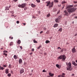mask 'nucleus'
I'll use <instances>...</instances> for the list:
<instances>
[{
    "instance_id": "f257e3e1",
    "label": "nucleus",
    "mask_w": 77,
    "mask_h": 77,
    "mask_svg": "<svg viewBox=\"0 0 77 77\" xmlns=\"http://www.w3.org/2000/svg\"><path fill=\"white\" fill-rule=\"evenodd\" d=\"M74 6V5H69L66 7V9H67V11L69 13H72L75 11L77 9L76 8H72Z\"/></svg>"
},
{
    "instance_id": "f03ea898",
    "label": "nucleus",
    "mask_w": 77,
    "mask_h": 77,
    "mask_svg": "<svg viewBox=\"0 0 77 77\" xmlns=\"http://www.w3.org/2000/svg\"><path fill=\"white\" fill-rule=\"evenodd\" d=\"M58 60L59 59L60 60L62 59L63 61H65V60L66 59V56L64 55H61L58 57Z\"/></svg>"
},
{
    "instance_id": "7ed1b4c3",
    "label": "nucleus",
    "mask_w": 77,
    "mask_h": 77,
    "mask_svg": "<svg viewBox=\"0 0 77 77\" xmlns=\"http://www.w3.org/2000/svg\"><path fill=\"white\" fill-rule=\"evenodd\" d=\"M67 67V70H71V63H69L68 64H66Z\"/></svg>"
},
{
    "instance_id": "20e7f679",
    "label": "nucleus",
    "mask_w": 77,
    "mask_h": 77,
    "mask_svg": "<svg viewBox=\"0 0 77 77\" xmlns=\"http://www.w3.org/2000/svg\"><path fill=\"white\" fill-rule=\"evenodd\" d=\"M26 6V4L25 3L22 4V5H18L19 8H24L25 6Z\"/></svg>"
},
{
    "instance_id": "39448f33",
    "label": "nucleus",
    "mask_w": 77,
    "mask_h": 77,
    "mask_svg": "<svg viewBox=\"0 0 77 77\" xmlns=\"http://www.w3.org/2000/svg\"><path fill=\"white\" fill-rule=\"evenodd\" d=\"M68 12L66 11V10H65L64 11V15H66V16H68Z\"/></svg>"
},
{
    "instance_id": "423d86ee",
    "label": "nucleus",
    "mask_w": 77,
    "mask_h": 77,
    "mask_svg": "<svg viewBox=\"0 0 77 77\" xmlns=\"http://www.w3.org/2000/svg\"><path fill=\"white\" fill-rule=\"evenodd\" d=\"M65 73H62V75H59L58 77H65Z\"/></svg>"
},
{
    "instance_id": "0eeeda50",
    "label": "nucleus",
    "mask_w": 77,
    "mask_h": 77,
    "mask_svg": "<svg viewBox=\"0 0 77 77\" xmlns=\"http://www.w3.org/2000/svg\"><path fill=\"white\" fill-rule=\"evenodd\" d=\"M24 70L23 68H21L20 69V74H22L24 72Z\"/></svg>"
},
{
    "instance_id": "6e6552de",
    "label": "nucleus",
    "mask_w": 77,
    "mask_h": 77,
    "mask_svg": "<svg viewBox=\"0 0 77 77\" xmlns=\"http://www.w3.org/2000/svg\"><path fill=\"white\" fill-rule=\"evenodd\" d=\"M53 2H52L50 3V4L49 5V8H52V7H53Z\"/></svg>"
},
{
    "instance_id": "1a4fd4ad",
    "label": "nucleus",
    "mask_w": 77,
    "mask_h": 77,
    "mask_svg": "<svg viewBox=\"0 0 77 77\" xmlns=\"http://www.w3.org/2000/svg\"><path fill=\"white\" fill-rule=\"evenodd\" d=\"M5 72L6 74H8L9 73V69H6L5 70Z\"/></svg>"
},
{
    "instance_id": "9d476101",
    "label": "nucleus",
    "mask_w": 77,
    "mask_h": 77,
    "mask_svg": "<svg viewBox=\"0 0 77 77\" xmlns=\"http://www.w3.org/2000/svg\"><path fill=\"white\" fill-rule=\"evenodd\" d=\"M46 3H47L46 6L48 7V6L50 5V1H47L46 2Z\"/></svg>"
},
{
    "instance_id": "9b49d317",
    "label": "nucleus",
    "mask_w": 77,
    "mask_h": 77,
    "mask_svg": "<svg viewBox=\"0 0 77 77\" xmlns=\"http://www.w3.org/2000/svg\"><path fill=\"white\" fill-rule=\"evenodd\" d=\"M72 64L75 65V66H77V64L75 63V61H73L72 62Z\"/></svg>"
},
{
    "instance_id": "f8f14e48",
    "label": "nucleus",
    "mask_w": 77,
    "mask_h": 77,
    "mask_svg": "<svg viewBox=\"0 0 77 77\" xmlns=\"http://www.w3.org/2000/svg\"><path fill=\"white\" fill-rule=\"evenodd\" d=\"M72 53H75V48H74L72 49Z\"/></svg>"
},
{
    "instance_id": "ddd939ff",
    "label": "nucleus",
    "mask_w": 77,
    "mask_h": 77,
    "mask_svg": "<svg viewBox=\"0 0 77 77\" xmlns=\"http://www.w3.org/2000/svg\"><path fill=\"white\" fill-rule=\"evenodd\" d=\"M19 63H22L23 62V61L22 60V59H20L19 61Z\"/></svg>"
},
{
    "instance_id": "4468645a",
    "label": "nucleus",
    "mask_w": 77,
    "mask_h": 77,
    "mask_svg": "<svg viewBox=\"0 0 77 77\" xmlns=\"http://www.w3.org/2000/svg\"><path fill=\"white\" fill-rule=\"evenodd\" d=\"M60 20H59V19L58 18H57L55 20V22H56V23H59V22Z\"/></svg>"
},
{
    "instance_id": "2eb2a0df",
    "label": "nucleus",
    "mask_w": 77,
    "mask_h": 77,
    "mask_svg": "<svg viewBox=\"0 0 77 77\" xmlns=\"http://www.w3.org/2000/svg\"><path fill=\"white\" fill-rule=\"evenodd\" d=\"M31 6L32 8H35L36 5H35L33 4H32L31 5Z\"/></svg>"
},
{
    "instance_id": "dca6fc26",
    "label": "nucleus",
    "mask_w": 77,
    "mask_h": 77,
    "mask_svg": "<svg viewBox=\"0 0 77 77\" xmlns=\"http://www.w3.org/2000/svg\"><path fill=\"white\" fill-rule=\"evenodd\" d=\"M59 26V25L57 23H56L54 24V27H57Z\"/></svg>"
},
{
    "instance_id": "f3484780",
    "label": "nucleus",
    "mask_w": 77,
    "mask_h": 77,
    "mask_svg": "<svg viewBox=\"0 0 77 77\" xmlns=\"http://www.w3.org/2000/svg\"><path fill=\"white\" fill-rule=\"evenodd\" d=\"M17 43L18 44H20L21 43V40H20V39L18 40Z\"/></svg>"
},
{
    "instance_id": "a211bd4d",
    "label": "nucleus",
    "mask_w": 77,
    "mask_h": 77,
    "mask_svg": "<svg viewBox=\"0 0 77 77\" xmlns=\"http://www.w3.org/2000/svg\"><path fill=\"white\" fill-rule=\"evenodd\" d=\"M56 66H57V68H59V69H60V66H59V64H56Z\"/></svg>"
},
{
    "instance_id": "6ab92c4d",
    "label": "nucleus",
    "mask_w": 77,
    "mask_h": 77,
    "mask_svg": "<svg viewBox=\"0 0 77 77\" xmlns=\"http://www.w3.org/2000/svg\"><path fill=\"white\" fill-rule=\"evenodd\" d=\"M5 8H6L5 9L6 11H7V10H9V8L8 7V6H6L5 7Z\"/></svg>"
},
{
    "instance_id": "aec40b11",
    "label": "nucleus",
    "mask_w": 77,
    "mask_h": 77,
    "mask_svg": "<svg viewBox=\"0 0 77 77\" xmlns=\"http://www.w3.org/2000/svg\"><path fill=\"white\" fill-rule=\"evenodd\" d=\"M14 59H18V57H17V56L16 55H14Z\"/></svg>"
},
{
    "instance_id": "412c9836",
    "label": "nucleus",
    "mask_w": 77,
    "mask_h": 77,
    "mask_svg": "<svg viewBox=\"0 0 77 77\" xmlns=\"http://www.w3.org/2000/svg\"><path fill=\"white\" fill-rule=\"evenodd\" d=\"M49 74L50 76H51V77H52V76H53L54 75V74H52L50 73H49Z\"/></svg>"
},
{
    "instance_id": "4be33fe9",
    "label": "nucleus",
    "mask_w": 77,
    "mask_h": 77,
    "mask_svg": "<svg viewBox=\"0 0 77 77\" xmlns=\"http://www.w3.org/2000/svg\"><path fill=\"white\" fill-rule=\"evenodd\" d=\"M50 13H49L47 15L46 17H47V18H49L50 17Z\"/></svg>"
},
{
    "instance_id": "5701e85b",
    "label": "nucleus",
    "mask_w": 77,
    "mask_h": 77,
    "mask_svg": "<svg viewBox=\"0 0 77 77\" xmlns=\"http://www.w3.org/2000/svg\"><path fill=\"white\" fill-rule=\"evenodd\" d=\"M58 31H59V32H61L62 31V28H60L59 29Z\"/></svg>"
},
{
    "instance_id": "b1692460",
    "label": "nucleus",
    "mask_w": 77,
    "mask_h": 77,
    "mask_svg": "<svg viewBox=\"0 0 77 77\" xmlns=\"http://www.w3.org/2000/svg\"><path fill=\"white\" fill-rule=\"evenodd\" d=\"M13 44H14V43L12 42H11L10 43V45L11 46V45H13Z\"/></svg>"
},
{
    "instance_id": "393cba45",
    "label": "nucleus",
    "mask_w": 77,
    "mask_h": 77,
    "mask_svg": "<svg viewBox=\"0 0 77 77\" xmlns=\"http://www.w3.org/2000/svg\"><path fill=\"white\" fill-rule=\"evenodd\" d=\"M45 43H46V44H48V43H49V42H50L48 40H46L45 41Z\"/></svg>"
},
{
    "instance_id": "a878e982",
    "label": "nucleus",
    "mask_w": 77,
    "mask_h": 77,
    "mask_svg": "<svg viewBox=\"0 0 77 77\" xmlns=\"http://www.w3.org/2000/svg\"><path fill=\"white\" fill-rule=\"evenodd\" d=\"M3 69H4L3 67H2V66H0V70H3Z\"/></svg>"
},
{
    "instance_id": "bb28decb",
    "label": "nucleus",
    "mask_w": 77,
    "mask_h": 77,
    "mask_svg": "<svg viewBox=\"0 0 77 77\" xmlns=\"http://www.w3.org/2000/svg\"><path fill=\"white\" fill-rule=\"evenodd\" d=\"M33 42L34 43H38V42L37 41L35 40V39H34L33 40Z\"/></svg>"
},
{
    "instance_id": "cd10ccee",
    "label": "nucleus",
    "mask_w": 77,
    "mask_h": 77,
    "mask_svg": "<svg viewBox=\"0 0 77 77\" xmlns=\"http://www.w3.org/2000/svg\"><path fill=\"white\" fill-rule=\"evenodd\" d=\"M64 3H66V2H65V1H62L61 2L62 4H64Z\"/></svg>"
},
{
    "instance_id": "c85d7f7f",
    "label": "nucleus",
    "mask_w": 77,
    "mask_h": 77,
    "mask_svg": "<svg viewBox=\"0 0 77 77\" xmlns=\"http://www.w3.org/2000/svg\"><path fill=\"white\" fill-rule=\"evenodd\" d=\"M41 47H42V46H41V45H40L38 47L37 49H40V48H41Z\"/></svg>"
},
{
    "instance_id": "c756f323",
    "label": "nucleus",
    "mask_w": 77,
    "mask_h": 77,
    "mask_svg": "<svg viewBox=\"0 0 77 77\" xmlns=\"http://www.w3.org/2000/svg\"><path fill=\"white\" fill-rule=\"evenodd\" d=\"M8 77H11V73H8Z\"/></svg>"
},
{
    "instance_id": "7c9ffc66",
    "label": "nucleus",
    "mask_w": 77,
    "mask_h": 77,
    "mask_svg": "<svg viewBox=\"0 0 77 77\" xmlns=\"http://www.w3.org/2000/svg\"><path fill=\"white\" fill-rule=\"evenodd\" d=\"M54 2L58 3V0H54Z\"/></svg>"
},
{
    "instance_id": "2f4dec72",
    "label": "nucleus",
    "mask_w": 77,
    "mask_h": 77,
    "mask_svg": "<svg viewBox=\"0 0 77 77\" xmlns=\"http://www.w3.org/2000/svg\"><path fill=\"white\" fill-rule=\"evenodd\" d=\"M3 55H4L5 56H7V54H6L5 53H4L3 54Z\"/></svg>"
},
{
    "instance_id": "473e14b6",
    "label": "nucleus",
    "mask_w": 77,
    "mask_h": 77,
    "mask_svg": "<svg viewBox=\"0 0 77 77\" xmlns=\"http://www.w3.org/2000/svg\"><path fill=\"white\" fill-rule=\"evenodd\" d=\"M38 3H40V0H36Z\"/></svg>"
},
{
    "instance_id": "72a5a7b5",
    "label": "nucleus",
    "mask_w": 77,
    "mask_h": 77,
    "mask_svg": "<svg viewBox=\"0 0 77 77\" xmlns=\"http://www.w3.org/2000/svg\"><path fill=\"white\" fill-rule=\"evenodd\" d=\"M61 18V17L60 16H59L57 18L58 19H59V20H60V19Z\"/></svg>"
},
{
    "instance_id": "f704fd0d",
    "label": "nucleus",
    "mask_w": 77,
    "mask_h": 77,
    "mask_svg": "<svg viewBox=\"0 0 77 77\" xmlns=\"http://www.w3.org/2000/svg\"><path fill=\"white\" fill-rule=\"evenodd\" d=\"M3 53H8V51L6 50H5L3 51Z\"/></svg>"
},
{
    "instance_id": "c9c22d12",
    "label": "nucleus",
    "mask_w": 77,
    "mask_h": 77,
    "mask_svg": "<svg viewBox=\"0 0 77 77\" xmlns=\"http://www.w3.org/2000/svg\"><path fill=\"white\" fill-rule=\"evenodd\" d=\"M9 67L10 68H11L12 67L11 66V65L9 64Z\"/></svg>"
},
{
    "instance_id": "e433bc0d",
    "label": "nucleus",
    "mask_w": 77,
    "mask_h": 77,
    "mask_svg": "<svg viewBox=\"0 0 77 77\" xmlns=\"http://www.w3.org/2000/svg\"><path fill=\"white\" fill-rule=\"evenodd\" d=\"M60 10H59V11H58V12H57V14H59V13H60Z\"/></svg>"
},
{
    "instance_id": "4c0bfd02",
    "label": "nucleus",
    "mask_w": 77,
    "mask_h": 77,
    "mask_svg": "<svg viewBox=\"0 0 77 77\" xmlns=\"http://www.w3.org/2000/svg\"><path fill=\"white\" fill-rule=\"evenodd\" d=\"M56 11H57V9H54V12H56Z\"/></svg>"
},
{
    "instance_id": "58836bf2",
    "label": "nucleus",
    "mask_w": 77,
    "mask_h": 77,
    "mask_svg": "<svg viewBox=\"0 0 77 77\" xmlns=\"http://www.w3.org/2000/svg\"><path fill=\"white\" fill-rule=\"evenodd\" d=\"M30 48H32V45H30Z\"/></svg>"
},
{
    "instance_id": "ea45409f",
    "label": "nucleus",
    "mask_w": 77,
    "mask_h": 77,
    "mask_svg": "<svg viewBox=\"0 0 77 77\" xmlns=\"http://www.w3.org/2000/svg\"><path fill=\"white\" fill-rule=\"evenodd\" d=\"M27 7H25L24 8V10L25 11L26 10H27Z\"/></svg>"
},
{
    "instance_id": "a19ab883",
    "label": "nucleus",
    "mask_w": 77,
    "mask_h": 77,
    "mask_svg": "<svg viewBox=\"0 0 77 77\" xmlns=\"http://www.w3.org/2000/svg\"><path fill=\"white\" fill-rule=\"evenodd\" d=\"M11 14H14V11H12L11 12Z\"/></svg>"
},
{
    "instance_id": "79ce46f5",
    "label": "nucleus",
    "mask_w": 77,
    "mask_h": 77,
    "mask_svg": "<svg viewBox=\"0 0 77 77\" xmlns=\"http://www.w3.org/2000/svg\"><path fill=\"white\" fill-rule=\"evenodd\" d=\"M34 50H35V49H34V48H33L32 49V51L34 52Z\"/></svg>"
},
{
    "instance_id": "37998d69",
    "label": "nucleus",
    "mask_w": 77,
    "mask_h": 77,
    "mask_svg": "<svg viewBox=\"0 0 77 77\" xmlns=\"http://www.w3.org/2000/svg\"><path fill=\"white\" fill-rule=\"evenodd\" d=\"M20 23V22L18 21H17V24H19V23Z\"/></svg>"
},
{
    "instance_id": "c03bdc74",
    "label": "nucleus",
    "mask_w": 77,
    "mask_h": 77,
    "mask_svg": "<svg viewBox=\"0 0 77 77\" xmlns=\"http://www.w3.org/2000/svg\"><path fill=\"white\" fill-rule=\"evenodd\" d=\"M59 48H60V50H61V48H60V47H59L57 48V49H59Z\"/></svg>"
},
{
    "instance_id": "a18cd8bd",
    "label": "nucleus",
    "mask_w": 77,
    "mask_h": 77,
    "mask_svg": "<svg viewBox=\"0 0 77 77\" xmlns=\"http://www.w3.org/2000/svg\"><path fill=\"white\" fill-rule=\"evenodd\" d=\"M73 3H75V4H76V3H77V1L74 2Z\"/></svg>"
},
{
    "instance_id": "49530a36",
    "label": "nucleus",
    "mask_w": 77,
    "mask_h": 77,
    "mask_svg": "<svg viewBox=\"0 0 77 77\" xmlns=\"http://www.w3.org/2000/svg\"><path fill=\"white\" fill-rule=\"evenodd\" d=\"M77 4H76L75 5H74V7H77Z\"/></svg>"
},
{
    "instance_id": "de8ad7c7",
    "label": "nucleus",
    "mask_w": 77,
    "mask_h": 77,
    "mask_svg": "<svg viewBox=\"0 0 77 77\" xmlns=\"http://www.w3.org/2000/svg\"><path fill=\"white\" fill-rule=\"evenodd\" d=\"M11 39H13V37H9V38L10 39H11Z\"/></svg>"
},
{
    "instance_id": "09e8293b",
    "label": "nucleus",
    "mask_w": 77,
    "mask_h": 77,
    "mask_svg": "<svg viewBox=\"0 0 77 77\" xmlns=\"http://www.w3.org/2000/svg\"><path fill=\"white\" fill-rule=\"evenodd\" d=\"M42 33H43V31H41L40 32V34Z\"/></svg>"
},
{
    "instance_id": "8fccbe9b",
    "label": "nucleus",
    "mask_w": 77,
    "mask_h": 77,
    "mask_svg": "<svg viewBox=\"0 0 77 77\" xmlns=\"http://www.w3.org/2000/svg\"><path fill=\"white\" fill-rule=\"evenodd\" d=\"M43 72H45V70H43L42 71Z\"/></svg>"
},
{
    "instance_id": "3c124183",
    "label": "nucleus",
    "mask_w": 77,
    "mask_h": 77,
    "mask_svg": "<svg viewBox=\"0 0 77 77\" xmlns=\"http://www.w3.org/2000/svg\"><path fill=\"white\" fill-rule=\"evenodd\" d=\"M32 54H33V52H32L31 53L29 54L30 55H31Z\"/></svg>"
},
{
    "instance_id": "603ef678",
    "label": "nucleus",
    "mask_w": 77,
    "mask_h": 77,
    "mask_svg": "<svg viewBox=\"0 0 77 77\" xmlns=\"http://www.w3.org/2000/svg\"><path fill=\"white\" fill-rule=\"evenodd\" d=\"M3 66H4V67H6V66H7L6 65H4Z\"/></svg>"
},
{
    "instance_id": "864d4df0",
    "label": "nucleus",
    "mask_w": 77,
    "mask_h": 77,
    "mask_svg": "<svg viewBox=\"0 0 77 77\" xmlns=\"http://www.w3.org/2000/svg\"><path fill=\"white\" fill-rule=\"evenodd\" d=\"M20 47L21 49V50H22V49H23V47L22 46H20Z\"/></svg>"
},
{
    "instance_id": "5fc2aeb1",
    "label": "nucleus",
    "mask_w": 77,
    "mask_h": 77,
    "mask_svg": "<svg viewBox=\"0 0 77 77\" xmlns=\"http://www.w3.org/2000/svg\"><path fill=\"white\" fill-rule=\"evenodd\" d=\"M77 33L75 34V36H77Z\"/></svg>"
},
{
    "instance_id": "6e6d98bb",
    "label": "nucleus",
    "mask_w": 77,
    "mask_h": 77,
    "mask_svg": "<svg viewBox=\"0 0 77 77\" xmlns=\"http://www.w3.org/2000/svg\"><path fill=\"white\" fill-rule=\"evenodd\" d=\"M43 29H44V30H46V28H45V27L44 28H43Z\"/></svg>"
},
{
    "instance_id": "4d7b16f0",
    "label": "nucleus",
    "mask_w": 77,
    "mask_h": 77,
    "mask_svg": "<svg viewBox=\"0 0 77 77\" xmlns=\"http://www.w3.org/2000/svg\"><path fill=\"white\" fill-rule=\"evenodd\" d=\"M14 2H17V1H18V0H14Z\"/></svg>"
},
{
    "instance_id": "13d9d810",
    "label": "nucleus",
    "mask_w": 77,
    "mask_h": 77,
    "mask_svg": "<svg viewBox=\"0 0 77 77\" xmlns=\"http://www.w3.org/2000/svg\"><path fill=\"white\" fill-rule=\"evenodd\" d=\"M65 8V6H64L63 7L62 9H63V8Z\"/></svg>"
},
{
    "instance_id": "bf43d9fd",
    "label": "nucleus",
    "mask_w": 77,
    "mask_h": 77,
    "mask_svg": "<svg viewBox=\"0 0 77 77\" xmlns=\"http://www.w3.org/2000/svg\"><path fill=\"white\" fill-rule=\"evenodd\" d=\"M75 18L76 19H77V17H75Z\"/></svg>"
},
{
    "instance_id": "052dcab7",
    "label": "nucleus",
    "mask_w": 77,
    "mask_h": 77,
    "mask_svg": "<svg viewBox=\"0 0 77 77\" xmlns=\"http://www.w3.org/2000/svg\"><path fill=\"white\" fill-rule=\"evenodd\" d=\"M23 25H24V26H25V25H26V23H23Z\"/></svg>"
},
{
    "instance_id": "680f3d73",
    "label": "nucleus",
    "mask_w": 77,
    "mask_h": 77,
    "mask_svg": "<svg viewBox=\"0 0 77 77\" xmlns=\"http://www.w3.org/2000/svg\"><path fill=\"white\" fill-rule=\"evenodd\" d=\"M63 49H62L61 50V52H63Z\"/></svg>"
},
{
    "instance_id": "e2e57ef3",
    "label": "nucleus",
    "mask_w": 77,
    "mask_h": 77,
    "mask_svg": "<svg viewBox=\"0 0 77 77\" xmlns=\"http://www.w3.org/2000/svg\"><path fill=\"white\" fill-rule=\"evenodd\" d=\"M47 77H51V76H47Z\"/></svg>"
},
{
    "instance_id": "0e129e2a",
    "label": "nucleus",
    "mask_w": 77,
    "mask_h": 77,
    "mask_svg": "<svg viewBox=\"0 0 77 77\" xmlns=\"http://www.w3.org/2000/svg\"><path fill=\"white\" fill-rule=\"evenodd\" d=\"M72 76H74V74H72Z\"/></svg>"
},
{
    "instance_id": "69168bd1",
    "label": "nucleus",
    "mask_w": 77,
    "mask_h": 77,
    "mask_svg": "<svg viewBox=\"0 0 77 77\" xmlns=\"http://www.w3.org/2000/svg\"><path fill=\"white\" fill-rule=\"evenodd\" d=\"M60 5H58V7H60Z\"/></svg>"
},
{
    "instance_id": "338daca9",
    "label": "nucleus",
    "mask_w": 77,
    "mask_h": 77,
    "mask_svg": "<svg viewBox=\"0 0 77 77\" xmlns=\"http://www.w3.org/2000/svg\"><path fill=\"white\" fill-rule=\"evenodd\" d=\"M11 16L14 17V14H12Z\"/></svg>"
},
{
    "instance_id": "774afa93",
    "label": "nucleus",
    "mask_w": 77,
    "mask_h": 77,
    "mask_svg": "<svg viewBox=\"0 0 77 77\" xmlns=\"http://www.w3.org/2000/svg\"><path fill=\"white\" fill-rule=\"evenodd\" d=\"M2 49H3V48H1V50H2Z\"/></svg>"
}]
</instances>
